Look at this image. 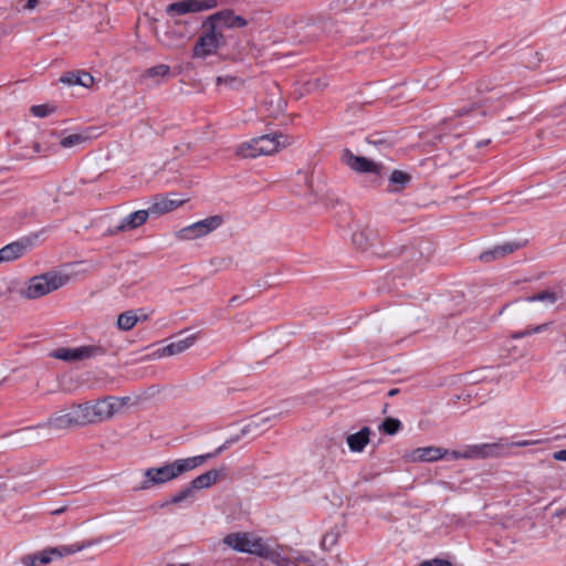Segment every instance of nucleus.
Masks as SVG:
<instances>
[{"mask_svg":"<svg viewBox=\"0 0 566 566\" xmlns=\"http://www.w3.org/2000/svg\"><path fill=\"white\" fill-rule=\"evenodd\" d=\"M223 543L235 552L251 555L259 554L264 544L263 539L244 532L230 533L223 538Z\"/></svg>","mask_w":566,"mask_h":566,"instance_id":"obj_8","label":"nucleus"},{"mask_svg":"<svg viewBox=\"0 0 566 566\" xmlns=\"http://www.w3.org/2000/svg\"><path fill=\"white\" fill-rule=\"evenodd\" d=\"M42 427H48L54 430H66L70 428L78 427L75 422L74 411L71 408L69 412L65 413H55L51 416L46 423L42 424Z\"/></svg>","mask_w":566,"mask_h":566,"instance_id":"obj_19","label":"nucleus"},{"mask_svg":"<svg viewBox=\"0 0 566 566\" xmlns=\"http://www.w3.org/2000/svg\"><path fill=\"white\" fill-rule=\"evenodd\" d=\"M60 81L67 85H81L84 87H91L94 83V77L84 71L70 72L63 75Z\"/></svg>","mask_w":566,"mask_h":566,"instance_id":"obj_24","label":"nucleus"},{"mask_svg":"<svg viewBox=\"0 0 566 566\" xmlns=\"http://www.w3.org/2000/svg\"><path fill=\"white\" fill-rule=\"evenodd\" d=\"M167 566H191L190 564L188 563H185V564H179V565H176V564H168Z\"/></svg>","mask_w":566,"mask_h":566,"instance_id":"obj_52","label":"nucleus"},{"mask_svg":"<svg viewBox=\"0 0 566 566\" xmlns=\"http://www.w3.org/2000/svg\"><path fill=\"white\" fill-rule=\"evenodd\" d=\"M218 85H226L230 88H239L243 85V81L232 75H220L216 80Z\"/></svg>","mask_w":566,"mask_h":566,"instance_id":"obj_33","label":"nucleus"},{"mask_svg":"<svg viewBox=\"0 0 566 566\" xmlns=\"http://www.w3.org/2000/svg\"><path fill=\"white\" fill-rule=\"evenodd\" d=\"M374 232L368 229L357 230L353 233V243L360 250H367L373 245Z\"/></svg>","mask_w":566,"mask_h":566,"instance_id":"obj_28","label":"nucleus"},{"mask_svg":"<svg viewBox=\"0 0 566 566\" xmlns=\"http://www.w3.org/2000/svg\"><path fill=\"white\" fill-rule=\"evenodd\" d=\"M313 90H323L327 86V82L324 78H316L308 83Z\"/></svg>","mask_w":566,"mask_h":566,"instance_id":"obj_40","label":"nucleus"},{"mask_svg":"<svg viewBox=\"0 0 566 566\" xmlns=\"http://www.w3.org/2000/svg\"><path fill=\"white\" fill-rule=\"evenodd\" d=\"M221 45H223L222 31H217L216 25H209L193 46L192 56L207 57L214 54Z\"/></svg>","mask_w":566,"mask_h":566,"instance_id":"obj_7","label":"nucleus"},{"mask_svg":"<svg viewBox=\"0 0 566 566\" xmlns=\"http://www.w3.org/2000/svg\"><path fill=\"white\" fill-rule=\"evenodd\" d=\"M137 314L139 315V322L148 319V314H145L143 310L142 312H137Z\"/></svg>","mask_w":566,"mask_h":566,"instance_id":"obj_50","label":"nucleus"},{"mask_svg":"<svg viewBox=\"0 0 566 566\" xmlns=\"http://www.w3.org/2000/svg\"><path fill=\"white\" fill-rule=\"evenodd\" d=\"M343 161L354 171L359 174H375L379 175L382 166L363 156H356L350 150L346 149L342 155Z\"/></svg>","mask_w":566,"mask_h":566,"instance_id":"obj_13","label":"nucleus"},{"mask_svg":"<svg viewBox=\"0 0 566 566\" xmlns=\"http://www.w3.org/2000/svg\"><path fill=\"white\" fill-rule=\"evenodd\" d=\"M269 417L256 415L254 416L249 423H247L241 429V434L231 437L228 439L222 446L217 448L213 452L177 459L172 462H166L160 467L148 468L143 472L142 480L138 485L135 488L136 491H146L150 490L155 486L164 485L175 479H178L186 472H189L196 468L201 467L208 460L219 455L224 450H227L230 446L238 442L241 437L247 434H260L262 430H260L268 421Z\"/></svg>","mask_w":566,"mask_h":566,"instance_id":"obj_1","label":"nucleus"},{"mask_svg":"<svg viewBox=\"0 0 566 566\" xmlns=\"http://www.w3.org/2000/svg\"><path fill=\"white\" fill-rule=\"evenodd\" d=\"M368 142H369V143H373V144H375V145H376V144H380V143H381V140H370V139H368Z\"/></svg>","mask_w":566,"mask_h":566,"instance_id":"obj_54","label":"nucleus"},{"mask_svg":"<svg viewBox=\"0 0 566 566\" xmlns=\"http://www.w3.org/2000/svg\"><path fill=\"white\" fill-rule=\"evenodd\" d=\"M185 200L170 198H156L149 207L151 214H165L180 207Z\"/></svg>","mask_w":566,"mask_h":566,"instance_id":"obj_23","label":"nucleus"},{"mask_svg":"<svg viewBox=\"0 0 566 566\" xmlns=\"http://www.w3.org/2000/svg\"><path fill=\"white\" fill-rule=\"evenodd\" d=\"M517 243L507 242L501 245H496L491 250L484 251L480 254V260L484 262H490L496 259L504 258L507 254L513 253L515 250L518 249Z\"/></svg>","mask_w":566,"mask_h":566,"instance_id":"obj_21","label":"nucleus"},{"mask_svg":"<svg viewBox=\"0 0 566 566\" xmlns=\"http://www.w3.org/2000/svg\"><path fill=\"white\" fill-rule=\"evenodd\" d=\"M226 475V468L212 469L209 470L193 480H191L190 484L195 491L208 489L211 485L216 484L220 479Z\"/></svg>","mask_w":566,"mask_h":566,"instance_id":"obj_16","label":"nucleus"},{"mask_svg":"<svg viewBox=\"0 0 566 566\" xmlns=\"http://www.w3.org/2000/svg\"><path fill=\"white\" fill-rule=\"evenodd\" d=\"M209 25H216L217 31L222 28H243L247 20L241 15H235L232 10H222L210 15L207 20Z\"/></svg>","mask_w":566,"mask_h":566,"instance_id":"obj_14","label":"nucleus"},{"mask_svg":"<svg viewBox=\"0 0 566 566\" xmlns=\"http://www.w3.org/2000/svg\"><path fill=\"white\" fill-rule=\"evenodd\" d=\"M150 214L151 212L149 208L134 211L129 213L127 217H125L118 226H116L115 228H109L107 230V234L114 235L118 232L134 230L144 224Z\"/></svg>","mask_w":566,"mask_h":566,"instance_id":"obj_15","label":"nucleus"},{"mask_svg":"<svg viewBox=\"0 0 566 566\" xmlns=\"http://www.w3.org/2000/svg\"><path fill=\"white\" fill-rule=\"evenodd\" d=\"M553 458L557 461H566V449L556 451Z\"/></svg>","mask_w":566,"mask_h":566,"instance_id":"obj_44","label":"nucleus"},{"mask_svg":"<svg viewBox=\"0 0 566 566\" xmlns=\"http://www.w3.org/2000/svg\"><path fill=\"white\" fill-rule=\"evenodd\" d=\"M411 177L402 170H394L390 175L389 182L394 186L392 191H400L407 187Z\"/></svg>","mask_w":566,"mask_h":566,"instance_id":"obj_29","label":"nucleus"},{"mask_svg":"<svg viewBox=\"0 0 566 566\" xmlns=\"http://www.w3.org/2000/svg\"><path fill=\"white\" fill-rule=\"evenodd\" d=\"M25 245L20 242H12L0 249V263L10 262L23 255Z\"/></svg>","mask_w":566,"mask_h":566,"instance_id":"obj_25","label":"nucleus"},{"mask_svg":"<svg viewBox=\"0 0 566 566\" xmlns=\"http://www.w3.org/2000/svg\"><path fill=\"white\" fill-rule=\"evenodd\" d=\"M284 111V103L281 98L277 99V113H282Z\"/></svg>","mask_w":566,"mask_h":566,"instance_id":"obj_48","label":"nucleus"},{"mask_svg":"<svg viewBox=\"0 0 566 566\" xmlns=\"http://www.w3.org/2000/svg\"><path fill=\"white\" fill-rule=\"evenodd\" d=\"M448 453L447 449L430 446L412 450L409 457L415 462H432L444 458Z\"/></svg>","mask_w":566,"mask_h":566,"instance_id":"obj_17","label":"nucleus"},{"mask_svg":"<svg viewBox=\"0 0 566 566\" xmlns=\"http://www.w3.org/2000/svg\"><path fill=\"white\" fill-rule=\"evenodd\" d=\"M504 443L507 444V449L512 448V447H518V448H522V447H528V446H533L536 443V441H530V440H521V441H515V442H507L505 439H504Z\"/></svg>","mask_w":566,"mask_h":566,"instance_id":"obj_39","label":"nucleus"},{"mask_svg":"<svg viewBox=\"0 0 566 566\" xmlns=\"http://www.w3.org/2000/svg\"><path fill=\"white\" fill-rule=\"evenodd\" d=\"M534 334V332H532V328H527L525 331H522V332H515L511 335V338L513 339H520V338H523V337H526V336H530Z\"/></svg>","mask_w":566,"mask_h":566,"instance_id":"obj_42","label":"nucleus"},{"mask_svg":"<svg viewBox=\"0 0 566 566\" xmlns=\"http://www.w3.org/2000/svg\"><path fill=\"white\" fill-rule=\"evenodd\" d=\"M283 135H262L252 138L250 142L242 143L237 147L235 154L243 158H255L262 155H272L276 153L280 147L285 145L281 143Z\"/></svg>","mask_w":566,"mask_h":566,"instance_id":"obj_4","label":"nucleus"},{"mask_svg":"<svg viewBox=\"0 0 566 566\" xmlns=\"http://www.w3.org/2000/svg\"><path fill=\"white\" fill-rule=\"evenodd\" d=\"M222 223L223 218L221 216H211L180 229L177 232V237L180 240H195L198 238H202L211 233L212 231L217 230Z\"/></svg>","mask_w":566,"mask_h":566,"instance_id":"obj_9","label":"nucleus"},{"mask_svg":"<svg viewBox=\"0 0 566 566\" xmlns=\"http://www.w3.org/2000/svg\"><path fill=\"white\" fill-rule=\"evenodd\" d=\"M291 566H316L310 556L295 554L291 556Z\"/></svg>","mask_w":566,"mask_h":566,"instance_id":"obj_35","label":"nucleus"},{"mask_svg":"<svg viewBox=\"0 0 566 566\" xmlns=\"http://www.w3.org/2000/svg\"><path fill=\"white\" fill-rule=\"evenodd\" d=\"M69 282V276L56 272H48L33 276L29 280L28 286L21 291V295L29 300L42 297L54 292Z\"/></svg>","mask_w":566,"mask_h":566,"instance_id":"obj_3","label":"nucleus"},{"mask_svg":"<svg viewBox=\"0 0 566 566\" xmlns=\"http://www.w3.org/2000/svg\"><path fill=\"white\" fill-rule=\"evenodd\" d=\"M137 312H142V308L120 313L116 322L118 329L124 332L133 329L139 322V315L137 314Z\"/></svg>","mask_w":566,"mask_h":566,"instance_id":"obj_26","label":"nucleus"},{"mask_svg":"<svg viewBox=\"0 0 566 566\" xmlns=\"http://www.w3.org/2000/svg\"><path fill=\"white\" fill-rule=\"evenodd\" d=\"M52 108H50L48 105H34L31 107V113L35 116V117H45L48 116L49 114L52 113Z\"/></svg>","mask_w":566,"mask_h":566,"instance_id":"obj_37","label":"nucleus"},{"mask_svg":"<svg viewBox=\"0 0 566 566\" xmlns=\"http://www.w3.org/2000/svg\"><path fill=\"white\" fill-rule=\"evenodd\" d=\"M370 429L364 427L358 432L352 433L346 438V442L352 452H361L369 443Z\"/></svg>","mask_w":566,"mask_h":566,"instance_id":"obj_22","label":"nucleus"},{"mask_svg":"<svg viewBox=\"0 0 566 566\" xmlns=\"http://www.w3.org/2000/svg\"><path fill=\"white\" fill-rule=\"evenodd\" d=\"M196 338L197 337L195 335H190L182 339L171 342L170 344L157 349L155 355L157 357H167L181 354L195 344Z\"/></svg>","mask_w":566,"mask_h":566,"instance_id":"obj_18","label":"nucleus"},{"mask_svg":"<svg viewBox=\"0 0 566 566\" xmlns=\"http://www.w3.org/2000/svg\"><path fill=\"white\" fill-rule=\"evenodd\" d=\"M218 0H185L171 3L167 7L166 12L170 17L182 15L188 12H200L216 8Z\"/></svg>","mask_w":566,"mask_h":566,"instance_id":"obj_12","label":"nucleus"},{"mask_svg":"<svg viewBox=\"0 0 566 566\" xmlns=\"http://www.w3.org/2000/svg\"><path fill=\"white\" fill-rule=\"evenodd\" d=\"M399 391H400V390H399L398 388H392V389H390V390L388 391V396H389V397H394V396L398 395V394H399Z\"/></svg>","mask_w":566,"mask_h":566,"instance_id":"obj_51","label":"nucleus"},{"mask_svg":"<svg viewBox=\"0 0 566 566\" xmlns=\"http://www.w3.org/2000/svg\"><path fill=\"white\" fill-rule=\"evenodd\" d=\"M86 139H87V137L83 136L81 134H71L66 137H63L60 140V145L63 148H71V147H74V146H77V145L84 143Z\"/></svg>","mask_w":566,"mask_h":566,"instance_id":"obj_34","label":"nucleus"},{"mask_svg":"<svg viewBox=\"0 0 566 566\" xmlns=\"http://www.w3.org/2000/svg\"><path fill=\"white\" fill-rule=\"evenodd\" d=\"M193 492L195 490L192 489L191 484L189 483L188 485L184 486L182 489H180L179 491H177L168 502L166 503H163L161 504V507L168 505V504H180L185 501H187L188 499L192 497L193 496Z\"/></svg>","mask_w":566,"mask_h":566,"instance_id":"obj_30","label":"nucleus"},{"mask_svg":"<svg viewBox=\"0 0 566 566\" xmlns=\"http://www.w3.org/2000/svg\"><path fill=\"white\" fill-rule=\"evenodd\" d=\"M551 324L552 323L539 324V325L533 327L532 332H534V334H538V333L545 332L551 326Z\"/></svg>","mask_w":566,"mask_h":566,"instance_id":"obj_43","label":"nucleus"},{"mask_svg":"<svg viewBox=\"0 0 566 566\" xmlns=\"http://www.w3.org/2000/svg\"><path fill=\"white\" fill-rule=\"evenodd\" d=\"M92 543H75L71 545H61L57 547H49L34 554H29L22 557L24 566H41L49 564L57 558L73 555L91 546Z\"/></svg>","mask_w":566,"mask_h":566,"instance_id":"obj_5","label":"nucleus"},{"mask_svg":"<svg viewBox=\"0 0 566 566\" xmlns=\"http://www.w3.org/2000/svg\"><path fill=\"white\" fill-rule=\"evenodd\" d=\"M170 75V66L167 64H158L144 71L142 78L166 77Z\"/></svg>","mask_w":566,"mask_h":566,"instance_id":"obj_31","label":"nucleus"},{"mask_svg":"<svg viewBox=\"0 0 566 566\" xmlns=\"http://www.w3.org/2000/svg\"><path fill=\"white\" fill-rule=\"evenodd\" d=\"M401 428V422L396 418H386L379 426V430L386 434H396Z\"/></svg>","mask_w":566,"mask_h":566,"instance_id":"obj_32","label":"nucleus"},{"mask_svg":"<svg viewBox=\"0 0 566 566\" xmlns=\"http://www.w3.org/2000/svg\"><path fill=\"white\" fill-rule=\"evenodd\" d=\"M475 108V105L472 104L470 106H465V107H462L460 109L457 111V117H463V116H467L469 115L473 109Z\"/></svg>","mask_w":566,"mask_h":566,"instance_id":"obj_41","label":"nucleus"},{"mask_svg":"<svg viewBox=\"0 0 566 566\" xmlns=\"http://www.w3.org/2000/svg\"><path fill=\"white\" fill-rule=\"evenodd\" d=\"M339 533L337 531H329L326 534H324L322 538V547L325 549H328L336 545L338 541Z\"/></svg>","mask_w":566,"mask_h":566,"instance_id":"obj_36","label":"nucleus"},{"mask_svg":"<svg viewBox=\"0 0 566 566\" xmlns=\"http://www.w3.org/2000/svg\"><path fill=\"white\" fill-rule=\"evenodd\" d=\"M188 30L186 24L176 21L174 25H169L163 33H157L159 43L167 49H178L186 44Z\"/></svg>","mask_w":566,"mask_h":566,"instance_id":"obj_10","label":"nucleus"},{"mask_svg":"<svg viewBox=\"0 0 566 566\" xmlns=\"http://www.w3.org/2000/svg\"><path fill=\"white\" fill-rule=\"evenodd\" d=\"M128 398L105 397L73 405L75 422L78 427L97 424L107 421L125 405Z\"/></svg>","mask_w":566,"mask_h":566,"instance_id":"obj_2","label":"nucleus"},{"mask_svg":"<svg viewBox=\"0 0 566 566\" xmlns=\"http://www.w3.org/2000/svg\"><path fill=\"white\" fill-rule=\"evenodd\" d=\"M67 510V506H61L59 509H55L51 512L52 515H59L64 513Z\"/></svg>","mask_w":566,"mask_h":566,"instance_id":"obj_47","label":"nucleus"},{"mask_svg":"<svg viewBox=\"0 0 566 566\" xmlns=\"http://www.w3.org/2000/svg\"><path fill=\"white\" fill-rule=\"evenodd\" d=\"M419 566H453L450 562L440 558H433L430 560H424L419 564Z\"/></svg>","mask_w":566,"mask_h":566,"instance_id":"obj_38","label":"nucleus"},{"mask_svg":"<svg viewBox=\"0 0 566 566\" xmlns=\"http://www.w3.org/2000/svg\"><path fill=\"white\" fill-rule=\"evenodd\" d=\"M258 556L270 560L274 566H291V556H286L281 548H271L265 543L262 544Z\"/></svg>","mask_w":566,"mask_h":566,"instance_id":"obj_20","label":"nucleus"},{"mask_svg":"<svg viewBox=\"0 0 566 566\" xmlns=\"http://www.w3.org/2000/svg\"><path fill=\"white\" fill-rule=\"evenodd\" d=\"M38 3H39V0H27L24 9L25 10H33L36 7Z\"/></svg>","mask_w":566,"mask_h":566,"instance_id":"obj_46","label":"nucleus"},{"mask_svg":"<svg viewBox=\"0 0 566 566\" xmlns=\"http://www.w3.org/2000/svg\"><path fill=\"white\" fill-rule=\"evenodd\" d=\"M562 297L560 294H558L555 291L552 290H544L536 294H533L531 296H527L525 301L533 303V302H541L546 305H554L559 298Z\"/></svg>","mask_w":566,"mask_h":566,"instance_id":"obj_27","label":"nucleus"},{"mask_svg":"<svg viewBox=\"0 0 566 566\" xmlns=\"http://www.w3.org/2000/svg\"><path fill=\"white\" fill-rule=\"evenodd\" d=\"M239 297L238 296H233L231 300H230V303H234V302H238Z\"/></svg>","mask_w":566,"mask_h":566,"instance_id":"obj_53","label":"nucleus"},{"mask_svg":"<svg viewBox=\"0 0 566 566\" xmlns=\"http://www.w3.org/2000/svg\"><path fill=\"white\" fill-rule=\"evenodd\" d=\"M107 354V347L102 344H88L74 348H57L52 356L65 361H82Z\"/></svg>","mask_w":566,"mask_h":566,"instance_id":"obj_6","label":"nucleus"},{"mask_svg":"<svg viewBox=\"0 0 566 566\" xmlns=\"http://www.w3.org/2000/svg\"><path fill=\"white\" fill-rule=\"evenodd\" d=\"M32 148H33L34 153H41L42 151L41 145L39 143H36V142L33 143Z\"/></svg>","mask_w":566,"mask_h":566,"instance_id":"obj_49","label":"nucleus"},{"mask_svg":"<svg viewBox=\"0 0 566 566\" xmlns=\"http://www.w3.org/2000/svg\"><path fill=\"white\" fill-rule=\"evenodd\" d=\"M507 453V444L504 439H499L496 442L482 443L467 447L468 459H489L500 458Z\"/></svg>","mask_w":566,"mask_h":566,"instance_id":"obj_11","label":"nucleus"},{"mask_svg":"<svg viewBox=\"0 0 566 566\" xmlns=\"http://www.w3.org/2000/svg\"><path fill=\"white\" fill-rule=\"evenodd\" d=\"M452 459H468L467 449L464 451H452Z\"/></svg>","mask_w":566,"mask_h":566,"instance_id":"obj_45","label":"nucleus"}]
</instances>
